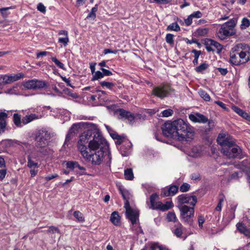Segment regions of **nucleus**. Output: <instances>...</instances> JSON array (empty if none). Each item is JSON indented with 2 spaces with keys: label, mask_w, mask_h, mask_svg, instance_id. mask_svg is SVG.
Instances as JSON below:
<instances>
[{
  "label": "nucleus",
  "mask_w": 250,
  "mask_h": 250,
  "mask_svg": "<svg viewBox=\"0 0 250 250\" xmlns=\"http://www.w3.org/2000/svg\"><path fill=\"white\" fill-rule=\"evenodd\" d=\"M119 190L123 199L125 201L124 207H126L127 203H128V205H129V200L131 197V195L129 192L128 190L123 188L121 186L119 188Z\"/></svg>",
  "instance_id": "18"
},
{
  "label": "nucleus",
  "mask_w": 250,
  "mask_h": 250,
  "mask_svg": "<svg viewBox=\"0 0 250 250\" xmlns=\"http://www.w3.org/2000/svg\"><path fill=\"white\" fill-rule=\"evenodd\" d=\"M111 136L114 139L117 140L116 142V144L117 145H121L125 139V138L123 136L119 135L118 134H113Z\"/></svg>",
  "instance_id": "37"
},
{
  "label": "nucleus",
  "mask_w": 250,
  "mask_h": 250,
  "mask_svg": "<svg viewBox=\"0 0 250 250\" xmlns=\"http://www.w3.org/2000/svg\"><path fill=\"white\" fill-rule=\"evenodd\" d=\"M13 122L15 125L18 127H21L22 123L21 116L17 113H15L13 115Z\"/></svg>",
  "instance_id": "30"
},
{
  "label": "nucleus",
  "mask_w": 250,
  "mask_h": 250,
  "mask_svg": "<svg viewBox=\"0 0 250 250\" xmlns=\"http://www.w3.org/2000/svg\"><path fill=\"white\" fill-rule=\"evenodd\" d=\"M173 206V203L171 201H167L166 204H163L161 202H158L156 203V207L155 209H159L162 211H166Z\"/></svg>",
  "instance_id": "17"
},
{
  "label": "nucleus",
  "mask_w": 250,
  "mask_h": 250,
  "mask_svg": "<svg viewBox=\"0 0 250 250\" xmlns=\"http://www.w3.org/2000/svg\"><path fill=\"white\" fill-rule=\"evenodd\" d=\"M217 142L218 144L221 145L223 147H227L229 146L230 145H232V142L230 141L226 133H220L219 134L217 139Z\"/></svg>",
  "instance_id": "14"
},
{
  "label": "nucleus",
  "mask_w": 250,
  "mask_h": 250,
  "mask_svg": "<svg viewBox=\"0 0 250 250\" xmlns=\"http://www.w3.org/2000/svg\"><path fill=\"white\" fill-rule=\"evenodd\" d=\"M190 155L193 157H198L200 155V151L196 147H194L191 149Z\"/></svg>",
  "instance_id": "44"
},
{
  "label": "nucleus",
  "mask_w": 250,
  "mask_h": 250,
  "mask_svg": "<svg viewBox=\"0 0 250 250\" xmlns=\"http://www.w3.org/2000/svg\"><path fill=\"white\" fill-rule=\"evenodd\" d=\"M163 135L179 141H188L193 139L194 132L190 126L181 119L172 122H167L162 127Z\"/></svg>",
  "instance_id": "1"
},
{
  "label": "nucleus",
  "mask_w": 250,
  "mask_h": 250,
  "mask_svg": "<svg viewBox=\"0 0 250 250\" xmlns=\"http://www.w3.org/2000/svg\"><path fill=\"white\" fill-rule=\"evenodd\" d=\"M167 30L179 31L180 30V27L177 22H174L167 27Z\"/></svg>",
  "instance_id": "33"
},
{
  "label": "nucleus",
  "mask_w": 250,
  "mask_h": 250,
  "mask_svg": "<svg viewBox=\"0 0 250 250\" xmlns=\"http://www.w3.org/2000/svg\"><path fill=\"white\" fill-rule=\"evenodd\" d=\"M117 114L119 115V119H127L131 123L134 119V116L133 114L124 109H119L116 111Z\"/></svg>",
  "instance_id": "15"
},
{
  "label": "nucleus",
  "mask_w": 250,
  "mask_h": 250,
  "mask_svg": "<svg viewBox=\"0 0 250 250\" xmlns=\"http://www.w3.org/2000/svg\"><path fill=\"white\" fill-rule=\"evenodd\" d=\"M39 119V116L35 114H31L30 115H26L22 119V123L26 125L34 120Z\"/></svg>",
  "instance_id": "23"
},
{
  "label": "nucleus",
  "mask_w": 250,
  "mask_h": 250,
  "mask_svg": "<svg viewBox=\"0 0 250 250\" xmlns=\"http://www.w3.org/2000/svg\"><path fill=\"white\" fill-rule=\"evenodd\" d=\"M167 217L169 222H175L176 221V216L175 213L173 212H168Z\"/></svg>",
  "instance_id": "42"
},
{
  "label": "nucleus",
  "mask_w": 250,
  "mask_h": 250,
  "mask_svg": "<svg viewBox=\"0 0 250 250\" xmlns=\"http://www.w3.org/2000/svg\"><path fill=\"white\" fill-rule=\"evenodd\" d=\"M183 228L181 224H180L177 228L174 230V234L178 237L182 238V234L183 233Z\"/></svg>",
  "instance_id": "35"
},
{
  "label": "nucleus",
  "mask_w": 250,
  "mask_h": 250,
  "mask_svg": "<svg viewBox=\"0 0 250 250\" xmlns=\"http://www.w3.org/2000/svg\"><path fill=\"white\" fill-rule=\"evenodd\" d=\"M93 75V77L91 79V81H92L97 80L104 77V74L103 73V72H101L100 71L95 72Z\"/></svg>",
  "instance_id": "38"
},
{
  "label": "nucleus",
  "mask_w": 250,
  "mask_h": 250,
  "mask_svg": "<svg viewBox=\"0 0 250 250\" xmlns=\"http://www.w3.org/2000/svg\"><path fill=\"white\" fill-rule=\"evenodd\" d=\"M208 32V29L206 28L204 29H198L197 30L198 34L200 36H205Z\"/></svg>",
  "instance_id": "59"
},
{
  "label": "nucleus",
  "mask_w": 250,
  "mask_h": 250,
  "mask_svg": "<svg viewBox=\"0 0 250 250\" xmlns=\"http://www.w3.org/2000/svg\"><path fill=\"white\" fill-rule=\"evenodd\" d=\"M37 9L42 12V13H45L46 11V8L42 4V3H40L38 4L37 6Z\"/></svg>",
  "instance_id": "57"
},
{
  "label": "nucleus",
  "mask_w": 250,
  "mask_h": 250,
  "mask_svg": "<svg viewBox=\"0 0 250 250\" xmlns=\"http://www.w3.org/2000/svg\"><path fill=\"white\" fill-rule=\"evenodd\" d=\"M47 233H55L57 232L58 233H60V229L55 227L54 226H51L49 227L47 231Z\"/></svg>",
  "instance_id": "51"
},
{
  "label": "nucleus",
  "mask_w": 250,
  "mask_h": 250,
  "mask_svg": "<svg viewBox=\"0 0 250 250\" xmlns=\"http://www.w3.org/2000/svg\"><path fill=\"white\" fill-rule=\"evenodd\" d=\"M100 84L103 87L105 86L109 89H111L115 85V84L113 83L107 82L105 81L100 82Z\"/></svg>",
  "instance_id": "45"
},
{
  "label": "nucleus",
  "mask_w": 250,
  "mask_h": 250,
  "mask_svg": "<svg viewBox=\"0 0 250 250\" xmlns=\"http://www.w3.org/2000/svg\"><path fill=\"white\" fill-rule=\"evenodd\" d=\"M23 86L28 89H41L47 86L45 81L34 79L25 82Z\"/></svg>",
  "instance_id": "11"
},
{
  "label": "nucleus",
  "mask_w": 250,
  "mask_h": 250,
  "mask_svg": "<svg viewBox=\"0 0 250 250\" xmlns=\"http://www.w3.org/2000/svg\"><path fill=\"white\" fill-rule=\"evenodd\" d=\"M86 151V155L82 154L83 157L91 162L93 165H100L102 162L110 166L111 161V153L108 143L105 139L96 145L95 148H90Z\"/></svg>",
  "instance_id": "2"
},
{
  "label": "nucleus",
  "mask_w": 250,
  "mask_h": 250,
  "mask_svg": "<svg viewBox=\"0 0 250 250\" xmlns=\"http://www.w3.org/2000/svg\"><path fill=\"white\" fill-rule=\"evenodd\" d=\"M24 75L22 73H19L16 75H8V80L9 83L18 81L23 78Z\"/></svg>",
  "instance_id": "27"
},
{
  "label": "nucleus",
  "mask_w": 250,
  "mask_h": 250,
  "mask_svg": "<svg viewBox=\"0 0 250 250\" xmlns=\"http://www.w3.org/2000/svg\"><path fill=\"white\" fill-rule=\"evenodd\" d=\"M217 69L218 71L222 75H226L228 71L227 68H217Z\"/></svg>",
  "instance_id": "64"
},
{
  "label": "nucleus",
  "mask_w": 250,
  "mask_h": 250,
  "mask_svg": "<svg viewBox=\"0 0 250 250\" xmlns=\"http://www.w3.org/2000/svg\"><path fill=\"white\" fill-rule=\"evenodd\" d=\"M73 215L79 222H83L84 220L83 214L79 211H74Z\"/></svg>",
  "instance_id": "39"
},
{
  "label": "nucleus",
  "mask_w": 250,
  "mask_h": 250,
  "mask_svg": "<svg viewBox=\"0 0 250 250\" xmlns=\"http://www.w3.org/2000/svg\"><path fill=\"white\" fill-rule=\"evenodd\" d=\"M232 109L239 116L243 118L250 121V115L242 109H240L237 106L233 105L231 107Z\"/></svg>",
  "instance_id": "20"
},
{
  "label": "nucleus",
  "mask_w": 250,
  "mask_h": 250,
  "mask_svg": "<svg viewBox=\"0 0 250 250\" xmlns=\"http://www.w3.org/2000/svg\"><path fill=\"white\" fill-rule=\"evenodd\" d=\"M191 52L195 55L193 63L194 65H196L198 63V58L201 54V51L200 50L198 51L195 49H193L191 51Z\"/></svg>",
  "instance_id": "36"
},
{
  "label": "nucleus",
  "mask_w": 250,
  "mask_h": 250,
  "mask_svg": "<svg viewBox=\"0 0 250 250\" xmlns=\"http://www.w3.org/2000/svg\"><path fill=\"white\" fill-rule=\"evenodd\" d=\"M208 67V64L206 63H203L200 64L199 66L196 67L195 70L197 72L200 73L203 70H206Z\"/></svg>",
  "instance_id": "40"
},
{
  "label": "nucleus",
  "mask_w": 250,
  "mask_h": 250,
  "mask_svg": "<svg viewBox=\"0 0 250 250\" xmlns=\"http://www.w3.org/2000/svg\"><path fill=\"white\" fill-rule=\"evenodd\" d=\"M51 138L50 133L45 128L39 130L36 134V146L42 148L47 145L48 140Z\"/></svg>",
  "instance_id": "7"
},
{
  "label": "nucleus",
  "mask_w": 250,
  "mask_h": 250,
  "mask_svg": "<svg viewBox=\"0 0 250 250\" xmlns=\"http://www.w3.org/2000/svg\"><path fill=\"white\" fill-rule=\"evenodd\" d=\"M250 25V21L247 18H243L242 20L240 28L241 29H245Z\"/></svg>",
  "instance_id": "32"
},
{
  "label": "nucleus",
  "mask_w": 250,
  "mask_h": 250,
  "mask_svg": "<svg viewBox=\"0 0 250 250\" xmlns=\"http://www.w3.org/2000/svg\"><path fill=\"white\" fill-rule=\"evenodd\" d=\"M6 125V121H2L0 122V134L4 132Z\"/></svg>",
  "instance_id": "56"
},
{
  "label": "nucleus",
  "mask_w": 250,
  "mask_h": 250,
  "mask_svg": "<svg viewBox=\"0 0 250 250\" xmlns=\"http://www.w3.org/2000/svg\"><path fill=\"white\" fill-rule=\"evenodd\" d=\"M98 10V5L96 4L91 9V12L88 14L86 18L95 20L96 17V13Z\"/></svg>",
  "instance_id": "31"
},
{
  "label": "nucleus",
  "mask_w": 250,
  "mask_h": 250,
  "mask_svg": "<svg viewBox=\"0 0 250 250\" xmlns=\"http://www.w3.org/2000/svg\"><path fill=\"white\" fill-rule=\"evenodd\" d=\"M190 15V17H191L193 18H200L202 17V13L199 11H197L195 12H193L192 14H191Z\"/></svg>",
  "instance_id": "54"
},
{
  "label": "nucleus",
  "mask_w": 250,
  "mask_h": 250,
  "mask_svg": "<svg viewBox=\"0 0 250 250\" xmlns=\"http://www.w3.org/2000/svg\"><path fill=\"white\" fill-rule=\"evenodd\" d=\"M58 41L59 42L63 43L64 46H66L69 42L68 36H65L64 38H60Z\"/></svg>",
  "instance_id": "52"
},
{
  "label": "nucleus",
  "mask_w": 250,
  "mask_h": 250,
  "mask_svg": "<svg viewBox=\"0 0 250 250\" xmlns=\"http://www.w3.org/2000/svg\"><path fill=\"white\" fill-rule=\"evenodd\" d=\"M237 22V18H233L223 24L217 33V36L221 40L227 37L232 36L236 34L235 27Z\"/></svg>",
  "instance_id": "4"
},
{
  "label": "nucleus",
  "mask_w": 250,
  "mask_h": 250,
  "mask_svg": "<svg viewBox=\"0 0 250 250\" xmlns=\"http://www.w3.org/2000/svg\"><path fill=\"white\" fill-rule=\"evenodd\" d=\"M212 47H214V48H215L217 49V52L218 53L221 51V50H222V48H223V46L221 44H220L218 42H217L213 40H212Z\"/></svg>",
  "instance_id": "43"
},
{
  "label": "nucleus",
  "mask_w": 250,
  "mask_h": 250,
  "mask_svg": "<svg viewBox=\"0 0 250 250\" xmlns=\"http://www.w3.org/2000/svg\"><path fill=\"white\" fill-rule=\"evenodd\" d=\"M162 116L164 117H168L171 116L173 114V111L171 109H167L164 110L162 112Z\"/></svg>",
  "instance_id": "46"
},
{
  "label": "nucleus",
  "mask_w": 250,
  "mask_h": 250,
  "mask_svg": "<svg viewBox=\"0 0 250 250\" xmlns=\"http://www.w3.org/2000/svg\"><path fill=\"white\" fill-rule=\"evenodd\" d=\"M52 61L57 65L59 68L65 70L64 65L63 63L61 62L56 58L52 57L51 58Z\"/></svg>",
  "instance_id": "48"
},
{
  "label": "nucleus",
  "mask_w": 250,
  "mask_h": 250,
  "mask_svg": "<svg viewBox=\"0 0 250 250\" xmlns=\"http://www.w3.org/2000/svg\"><path fill=\"white\" fill-rule=\"evenodd\" d=\"M124 175L125 179L127 180H132L134 178V174L131 168H127L125 170Z\"/></svg>",
  "instance_id": "28"
},
{
  "label": "nucleus",
  "mask_w": 250,
  "mask_h": 250,
  "mask_svg": "<svg viewBox=\"0 0 250 250\" xmlns=\"http://www.w3.org/2000/svg\"><path fill=\"white\" fill-rule=\"evenodd\" d=\"M229 62L232 64L235 65H240L244 63L241 58L238 57L236 54L232 53L231 51H230Z\"/></svg>",
  "instance_id": "21"
},
{
  "label": "nucleus",
  "mask_w": 250,
  "mask_h": 250,
  "mask_svg": "<svg viewBox=\"0 0 250 250\" xmlns=\"http://www.w3.org/2000/svg\"><path fill=\"white\" fill-rule=\"evenodd\" d=\"M178 190V186L175 185L171 186L167 189H164L163 194L165 196H172L177 192Z\"/></svg>",
  "instance_id": "19"
},
{
  "label": "nucleus",
  "mask_w": 250,
  "mask_h": 250,
  "mask_svg": "<svg viewBox=\"0 0 250 250\" xmlns=\"http://www.w3.org/2000/svg\"><path fill=\"white\" fill-rule=\"evenodd\" d=\"M199 226L200 228H203V224L205 222V218L203 216H199L198 219Z\"/></svg>",
  "instance_id": "58"
},
{
  "label": "nucleus",
  "mask_w": 250,
  "mask_h": 250,
  "mask_svg": "<svg viewBox=\"0 0 250 250\" xmlns=\"http://www.w3.org/2000/svg\"><path fill=\"white\" fill-rule=\"evenodd\" d=\"M178 206H184L185 204H188L190 206L195 207L197 202V199L196 196L189 195L187 194H183L179 195L177 198Z\"/></svg>",
  "instance_id": "9"
},
{
  "label": "nucleus",
  "mask_w": 250,
  "mask_h": 250,
  "mask_svg": "<svg viewBox=\"0 0 250 250\" xmlns=\"http://www.w3.org/2000/svg\"><path fill=\"white\" fill-rule=\"evenodd\" d=\"M174 91V89L171 87L170 84L163 83L159 86L154 87L151 94L157 97L163 99L169 96Z\"/></svg>",
  "instance_id": "5"
},
{
  "label": "nucleus",
  "mask_w": 250,
  "mask_h": 250,
  "mask_svg": "<svg viewBox=\"0 0 250 250\" xmlns=\"http://www.w3.org/2000/svg\"><path fill=\"white\" fill-rule=\"evenodd\" d=\"M37 156L34 155H29L27 156V166L30 168L33 167H39V165L37 162L33 161V159H35Z\"/></svg>",
  "instance_id": "22"
},
{
  "label": "nucleus",
  "mask_w": 250,
  "mask_h": 250,
  "mask_svg": "<svg viewBox=\"0 0 250 250\" xmlns=\"http://www.w3.org/2000/svg\"><path fill=\"white\" fill-rule=\"evenodd\" d=\"M200 96L204 100L206 101H209L210 99L209 95L205 91L201 90H200L199 92Z\"/></svg>",
  "instance_id": "41"
},
{
  "label": "nucleus",
  "mask_w": 250,
  "mask_h": 250,
  "mask_svg": "<svg viewBox=\"0 0 250 250\" xmlns=\"http://www.w3.org/2000/svg\"><path fill=\"white\" fill-rule=\"evenodd\" d=\"M78 125L74 124L72 125V126L69 129V131H68L67 134L66 135L65 142L63 146L64 147H65L66 146H68V143L74 137L75 134L76 133V130H77V129L78 128Z\"/></svg>",
  "instance_id": "16"
},
{
  "label": "nucleus",
  "mask_w": 250,
  "mask_h": 250,
  "mask_svg": "<svg viewBox=\"0 0 250 250\" xmlns=\"http://www.w3.org/2000/svg\"><path fill=\"white\" fill-rule=\"evenodd\" d=\"M180 211L181 218L189 226L192 225V218L194 215V207L177 206Z\"/></svg>",
  "instance_id": "6"
},
{
  "label": "nucleus",
  "mask_w": 250,
  "mask_h": 250,
  "mask_svg": "<svg viewBox=\"0 0 250 250\" xmlns=\"http://www.w3.org/2000/svg\"><path fill=\"white\" fill-rule=\"evenodd\" d=\"M7 114L5 112H0V122L5 121V119L7 118Z\"/></svg>",
  "instance_id": "61"
},
{
  "label": "nucleus",
  "mask_w": 250,
  "mask_h": 250,
  "mask_svg": "<svg viewBox=\"0 0 250 250\" xmlns=\"http://www.w3.org/2000/svg\"><path fill=\"white\" fill-rule=\"evenodd\" d=\"M125 213L127 218L131 221L132 224H135L139 217L138 211L132 209L130 205H128L127 203L126 205V207H125Z\"/></svg>",
  "instance_id": "12"
},
{
  "label": "nucleus",
  "mask_w": 250,
  "mask_h": 250,
  "mask_svg": "<svg viewBox=\"0 0 250 250\" xmlns=\"http://www.w3.org/2000/svg\"><path fill=\"white\" fill-rule=\"evenodd\" d=\"M221 152L229 158L242 159L243 158L242 149L239 146L233 145V143L232 145H230L229 146L222 148Z\"/></svg>",
  "instance_id": "8"
},
{
  "label": "nucleus",
  "mask_w": 250,
  "mask_h": 250,
  "mask_svg": "<svg viewBox=\"0 0 250 250\" xmlns=\"http://www.w3.org/2000/svg\"><path fill=\"white\" fill-rule=\"evenodd\" d=\"M212 40L210 39H206L204 40V44L206 49L208 52L214 51V49L212 47Z\"/></svg>",
  "instance_id": "29"
},
{
  "label": "nucleus",
  "mask_w": 250,
  "mask_h": 250,
  "mask_svg": "<svg viewBox=\"0 0 250 250\" xmlns=\"http://www.w3.org/2000/svg\"><path fill=\"white\" fill-rule=\"evenodd\" d=\"M241 44L240 43H237L231 49L230 51L232 52V53H234L238 56L240 58H241L242 60V57H241Z\"/></svg>",
  "instance_id": "26"
},
{
  "label": "nucleus",
  "mask_w": 250,
  "mask_h": 250,
  "mask_svg": "<svg viewBox=\"0 0 250 250\" xmlns=\"http://www.w3.org/2000/svg\"><path fill=\"white\" fill-rule=\"evenodd\" d=\"M7 173V169L5 168H3L0 169V180L2 181L5 178Z\"/></svg>",
  "instance_id": "53"
},
{
  "label": "nucleus",
  "mask_w": 250,
  "mask_h": 250,
  "mask_svg": "<svg viewBox=\"0 0 250 250\" xmlns=\"http://www.w3.org/2000/svg\"><path fill=\"white\" fill-rule=\"evenodd\" d=\"M101 69L103 73L104 74V76H111L112 75V73L108 70L105 69L104 68H102Z\"/></svg>",
  "instance_id": "62"
},
{
  "label": "nucleus",
  "mask_w": 250,
  "mask_h": 250,
  "mask_svg": "<svg viewBox=\"0 0 250 250\" xmlns=\"http://www.w3.org/2000/svg\"><path fill=\"white\" fill-rule=\"evenodd\" d=\"M105 139L97 127L83 132L78 142V147L81 154L86 155L88 149L95 148L96 145Z\"/></svg>",
  "instance_id": "3"
},
{
  "label": "nucleus",
  "mask_w": 250,
  "mask_h": 250,
  "mask_svg": "<svg viewBox=\"0 0 250 250\" xmlns=\"http://www.w3.org/2000/svg\"><path fill=\"white\" fill-rule=\"evenodd\" d=\"M173 35L171 34H167L166 36V40L167 43L169 44H173L174 43Z\"/></svg>",
  "instance_id": "50"
},
{
  "label": "nucleus",
  "mask_w": 250,
  "mask_h": 250,
  "mask_svg": "<svg viewBox=\"0 0 250 250\" xmlns=\"http://www.w3.org/2000/svg\"><path fill=\"white\" fill-rule=\"evenodd\" d=\"M185 22L187 26H189L192 23V18L190 17V15L188 16V18L185 20Z\"/></svg>",
  "instance_id": "63"
},
{
  "label": "nucleus",
  "mask_w": 250,
  "mask_h": 250,
  "mask_svg": "<svg viewBox=\"0 0 250 250\" xmlns=\"http://www.w3.org/2000/svg\"><path fill=\"white\" fill-rule=\"evenodd\" d=\"M241 48V57L243 63H246L250 61V46L245 43H240Z\"/></svg>",
  "instance_id": "13"
},
{
  "label": "nucleus",
  "mask_w": 250,
  "mask_h": 250,
  "mask_svg": "<svg viewBox=\"0 0 250 250\" xmlns=\"http://www.w3.org/2000/svg\"><path fill=\"white\" fill-rule=\"evenodd\" d=\"M120 217L117 211H114L112 213L110 216V221L111 222L116 226L120 224Z\"/></svg>",
  "instance_id": "25"
},
{
  "label": "nucleus",
  "mask_w": 250,
  "mask_h": 250,
  "mask_svg": "<svg viewBox=\"0 0 250 250\" xmlns=\"http://www.w3.org/2000/svg\"><path fill=\"white\" fill-rule=\"evenodd\" d=\"M224 198L225 197L224 196H222V197L219 199L218 205L215 208V210L216 211H220L221 210L222 207V203L224 201Z\"/></svg>",
  "instance_id": "49"
},
{
  "label": "nucleus",
  "mask_w": 250,
  "mask_h": 250,
  "mask_svg": "<svg viewBox=\"0 0 250 250\" xmlns=\"http://www.w3.org/2000/svg\"><path fill=\"white\" fill-rule=\"evenodd\" d=\"M188 117L189 119L194 123H208L209 129L212 128L214 125L213 121L208 120L207 117L199 113H196L194 114H190L189 115Z\"/></svg>",
  "instance_id": "10"
},
{
  "label": "nucleus",
  "mask_w": 250,
  "mask_h": 250,
  "mask_svg": "<svg viewBox=\"0 0 250 250\" xmlns=\"http://www.w3.org/2000/svg\"><path fill=\"white\" fill-rule=\"evenodd\" d=\"M190 188V185L187 183H183L180 187V190L182 192L188 191Z\"/></svg>",
  "instance_id": "47"
},
{
  "label": "nucleus",
  "mask_w": 250,
  "mask_h": 250,
  "mask_svg": "<svg viewBox=\"0 0 250 250\" xmlns=\"http://www.w3.org/2000/svg\"><path fill=\"white\" fill-rule=\"evenodd\" d=\"M6 167L5 161L4 158L0 156V168H3Z\"/></svg>",
  "instance_id": "60"
},
{
  "label": "nucleus",
  "mask_w": 250,
  "mask_h": 250,
  "mask_svg": "<svg viewBox=\"0 0 250 250\" xmlns=\"http://www.w3.org/2000/svg\"><path fill=\"white\" fill-rule=\"evenodd\" d=\"M236 226L238 230L241 233L244 234L246 236H250V230L246 228L244 224L239 223L237 224Z\"/></svg>",
  "instance_id": "24"
},
{
  "label": "nucleus",
  "mask_w": 250,
  "mask_h": 250,
  "mask_svg": "<svg viewBox=\"0 0 250 250\" xmlns=\"http://www.w3.org/2000/svg\"><path fill=\"white\" fill-rule=\"evenodd\" d=\"M75 163L74 161H66V166L67 168H69L72 170H73L75 168Z\"/></svg>",
  "instance_id": "55"
},
{
  "label": "nucleus",
  "mask_w": 250,
  "mask_h": 250,
  "mask_svg": "<svg viewBox=\"0 0 250 250\" xmlns=\"http://www.w3.org/2000/svg\"><path fill=\"white\" fill-rule=\"evenodd\" d=\"M158 197V195L156 193L152 194L150 197V206L149 207L150 208L152 209H155V208L156 207V203L155 202V200Z\"/></svg>",
  "instance_id": "34"
}]
</instances>
